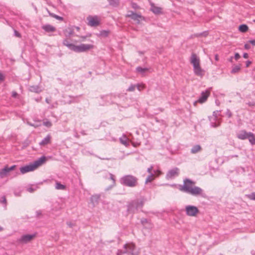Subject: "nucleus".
<instances>
[{
  "instance_id": "15",
  "label": "nucleus",
  "mask_w": 255,
  "mask_h": 255,
  "mask_svg": "<svg viewBox=\"0 0 255 255\" xmlns=\"http://www.w3.org/2000/svg\"><path fill=\"white\" fill-rule=\"evenodd\" d=\"M63 44L64 45L68 47L70 50L74 51L75 45L74 44L71 43L69 40L67 39H65L63 41Z\"/></svg>"
},
{
  "instance_id": "5",
  "label": "nucleus",
  "mask_w": 255,
  "mask_h": 255,
  "mask_svg": "<svg viewBox=\"0 0 255 255\" xmlns=\"http://www.w3.org/2000/svg\"><path fill=\"white\" fill-rule=\"evenodd\" d=\"M120 182L127 186L134 187L137 184V179L131 175H126L120 179Z\"/></svg>"
},
{
  "instance_id": "35",
  "label": "nucleus",
  "mask_w": 255,
  "mask_h": 255,
  "mask_svg": "<svg viewBox=\"0 0 255 255\" xmlns=\"http://www.w3.org/2000/svg\"><path fill=\"white\" fill-rule=\"evenodd\" d=\"M0 203H2V205H6V199L4 196H2L0 197Z\"/></svg>"
},
{
  "instance_id": "44",
  "label": "nucleus",
  "mask_w": 255,
  "mask_h": 255,
  "mask_svg": "<svg viewBox=\"0 0 255 255\" xmlns=\"http://www.w3.org/2000/svg\"><path fill=\"white\" fill-rule=\"evenodd\" d=\"M240 56L239 55V53H236L235 55V58L236 59V60H238L240 58Z\"/></svg>"
},
{
  "instance_id": "39",
  "label": "nucleus",
  "mask_w": 255,
  "mask_h": 255,
  "mask_svg": "<svg viewBox=\"0 0 255 255\" xmlns=\"http://www.w3.org/2000/svg\"><path fill=\"white\" fill-rule=\"evenodd\" d=\"M43 125L47 127H50L52 126V124L49 121H46L43 123Z\"/></svg>"
},
{
  "instance_id": "27",
  "label": "nucleus",
  "mask_w": 255,
  "mask_h": 255,
  "mask_svg": "<svg viewBox=\"0 0 255 255\" xmlns=\"http://www.w3.org/2000/svg\"><path fill=\"white\" fill-rule=\"evenodd\" d=\"M55 188L57 190H64L65 189V186L61 184L59 182H56Z\"/></svg>"
},
{
  "instance_id": "42",
  "label": "nucleus",
  "mask_w": 255,
  "mask_h": 255,
  "mask_svg": "<svg viewBox=\"0 0 255 255\" xmlns=\"http://www.w3.org/2000/svg\"><path fill=\"white\" fill-rule=\"evenodd\" d=\"M226 114L229 118H230L232 116V113L230 110H228L226 113Z\"/></svg>"
},
{
  "instance_id": "31",
  "label": "nucleus",
  "mask_w": 255,
  "mask_h": 255,
  "mask_svg": "<svg viewBox=\"0 0 255 255\" xmlns=\"http://www.w3.org/2000/svg\"><path fill=\"white\" fill-rule=\"evenodd\" d=\"M154 180V177L153 174H150L149 176L146 179L145 183H147L148 182H150Z\"/></svg>"
},
{
  "instance_id": "55",
  "label": "nucleus",
  "mask_w": 255,
  "mask_h": 255,
  "mask_svg": "<svg viewBox=\"0 0 255 255\" xmlns=\"http://www.w3.org/2000/svg\"><path fill=\"white\" fill-rule=\"evenodd\" d=\"M71 34H72L71 31L70 32H69V34H68V36H69ZM65 35H66V36H68V35H67L66 33H65Z\"/></svg>"
},
{
  "instance_id": "30",
  "label": "nucleus",
  "mask_w": 255,
  "mask_h": 255,
  "mask_svg": "<svg viewBox=\"0 0 255 255\" xmlns=\"http://www.w3.org/2000/svg\"><path fill=\"white\" fill-rule=\"evenodd\" d=\"M109 34V31L102 30L100 31L99 35L102 37H107Z\"/></svg>"
},
{
  "instance_id": "23",
  "label": "nucleus",
  "mask_w": 255,
  "mask_h": 255,
  "mask_svg": "<svg viewBox=\"0 0 255 255\" xmlns=\"http://www.w3.org/2000/svg\"><path fill=\"white\" fill-rule=\"evenodd\" d=\"M51 137L49 135H47L40 142V145H45L50 141Z\"/></svg>"
},
{
  "instance_id": "12",
  "label": "nucleus",
  "mask_w": 255,
  "mask_h": 255,
  "mask_svg": "<svg viewBox=\"0 0 255 255\" xmlns=\"http://www.w3.org/2000/svg\"><path fill=\"white\" fill-rule=\"evenodd\" d=\"M210 94V92L208 91L203 92L201 94V97L199 98L198 102L200 103H204L207 99Z\"/></svg>"
},
{
  "instance_id": "60",
  "label": "nucleus",
  "mask_w": 255,
  "mask_h": 255,
  "mask_svg": "<svg viewBox=\"0 0 255 255\" xmlns=\"http://www.w3.org/2000/svg\"><path fill=\"white\" fill-rule=\"evenodd\" d=\"M46 101L47 103L48 102V100H47V99H46Z\"/></svg>"
},
{
  "instance_id": "19",
  "label": "nucleus",
  "mask_w": 255,
  "mask_h": 255,
  "mask_svg": "<svg viewBox=\"0 0 255 255\" xmlns=\"http://www.w3.org/2000/svg\"><path fill=\"white\" fill-rule=\"evenodd\" d=\"M151 10L155 14H158L161 12V8L154 5L153 3H151Z\"/></svg>"
},
{
  "instance_id": "3",
  "label": "nucleus",
  "mask_w": 255,
  "mask_h": 255,
  "mask_svg": "<svg viewBox=\"0 0 255 255\" xmlns=\"http://www.w3.org/2000/svg\"><path fill=\"white\" fill-rule=\"evenodd\" d=\"M190 61L193 67L194 74L198 76L202 77L204 75V71L200 66V60L195 54H192L191 56Z\"/></svg>"
},
{
  "instance_id": "14",
  "label": "nucleus",
  "mask_w": 255,
  "mask_h": 255,
  "mask_svg": "<svg viewBox=\"0 0 255 255\" xmlns=\"http://www.w3.org/2000/svg\"><path fill=\"white\" fill-rule=\"evenodd\" d=\"M119 140L121 143L126 146H128L129 145V139L127 137L125 134H123L120 138Z\"/></svg>"
},
{
  "instance_id": "26",
  "label": "nucleus",
  "mask_w": 255,
  "mask_h": 255,
  "mask_svg": "<svg viewBox=\"0 0 255 255\" xmlns=\"http://www.w3.org/2000/svg\"><path fill=\"white\" fill-rule=\"evenodd\" d=\"M239 29L242 32H245L248 30V27L246 24H242L239 26Z\"/></svg>"
},
{
  "instance_id": "34",
  "label": "nucleus",
  "mask_w": 255,
  "mask_h": 255,
  "mask_svg": "<svg viewBox=\"0 0 255 255\" xmlns=\"http://www.w3.org/2000/svg\"><path fill=\"white\" fill-rule=\"evenodd\" d=\"M248 198L251 200H255V192H253L247 195Z\"/></svg>"
},
{
  "instance_id": "29",
  "label": "nucleus",
  "mask_w": 255,
  "mask_h": 255,
  "mask_svg": "<svg viewBox=\"0 0 255 255\" xmlns=\"http://www.w3.org/2000/svg\"><path fill=\"white\" fill-rule=\"evenodd\" d=\"M240 69L241 67L240 65H236L235 66H234L231 71V73L233 74L236 73L240 71Z\"/></svg>"
},
{
  "instance_id": "36",
  "label": "nucleus",
  "mask_w": 255,
  "mask_h": 255,
  "mask_svg": "<svg viewBox=\"0 0 255 255\" xmlns=\"http://www.w3.org/2000/svg\"><path fill=\"white\" fill-rule=\"evenodd\" d=\"M136 87H137V89L139 91H141V90H143L144 88V85L143 84H137Z\"/></svg>"
},
{
  "instance_id": "58",
  "label": "nucleus",
  "mask_w": 255,
  "mask_h": 255,
  "mask_svg": "<svg viewBox=\"0 0 255 255\" xmlns=\"http://www.w3.org/2000/svg\"><path fill=\"white\" fill-rule=\"evenodd\" d=\"M237 155L232 156V157H237Z\"/></svg>"
},
{
  "instance_id": "54",
  "label": "nucleus",
  "mask_w": 255,
  "mask_h": 255,
  "mask_svg": "<svg viewBox=\"0 0 255 255\" xmlns=\"http://www.w3.org/2000/svg\"><path fill=\"white\" fill-rule=\"evenodd\" d=\"M36 214H37V217H39L40 216V215L41 214V212H40L39 211H37L36 212Z\"/></svg>"
},
{
  "instance_id": "47",
  "label": "nucleus",
  "mask_w": 255,
  "mask_h": 255,
  "mask_svg": "<svg viewBox=\"0 0 255 255\" xmlns=\"http://www.w3.org/2000/svg\"><path fill=\"white\" fill-rule=\"evenodd\" d=\"M250 43L255 46V40H252L249 41Z\"/></svg>"
},
{
  "instance_id": "2",
  "label": "nucleus",
  "mask_w": 255,
  "mask_h": 255,
  "mask_svg": "<svg viewBox=\"0 0 255 255\" xmlns=\"http://www.w3.org/2000/svg\"><path fill=\"white\" fill-rule=\"evenodd\" d=\"M46 161V157L42 156L37 160L31 163L28 165L21 167L20 168V171L22 174H25L28 172L34 171L38 167L42 165Z\"/></svg>"
},
{
  "instance_id": "40",
  "label": "nucleus",
  "mask_w": 255,
  "mask_h": 255,
  "mask_svg": "<svg viewBox=\"0 0 255 255\" xmlns=\"http://www.w3.org/2000/svg\"><path fill=\"white\" fill-rule=\"evenodd\" d=\"M154 174L157 176H159V175H160L161 174V172L158 169H157L156 170H154Z\"/></svg>"
},
{
  "instance_id": "28",
  "label": "nucleus",
  "mask_w": 255,
  "mask_h": 255,
  "mask_svg": "<svg viewBox=\"0 0 255 255\" xmlns=\"http://www.w3.org/2000/svg\"><path fill=\"white\" fill-rule=\"evenodd\" d=\"M37 187L36 185H30L27 188V191L30 193H32L36 190Z\"/></svg>"
},
{
  "instance_id": "52",
  "label": "nucleus",
  "mask_w": 255,
  "mask_h": 255,
  "mask_svg": "<svg viewBox=\"0 0 255 255\" xmlns=\"http://www.w3.org/2000/svg\"><path fill=\"white\" fill-rule=\"evenodd\" d=\"M17 94L16 93V92H12V97H16V96H17Z\"/></svg>"
},
{
  "instance_id": "22",
  "label": "nucleus",
  "mask_w": 255,
  "mask_h": 255,
  "mask_svg": "<svg viewBox=\"0 0 255 255\" xmlns=\"http://www.w3.org/2000/svg\"><path fill=\"white\" fill-rule=\"evenodd\" d=\"M137 72L140 74L142 76H143L145 73L148 71V69L146 68H142L141 67H138L136 68Z\"/></svg>"
},
{
  "instance_id": "38",
  "label": "nucleus",
  "mask_w": 255,
  "mask_h": 255,
  "mask_svg": "<svg viewBox=\"0 0 255 255\" xmlns=\"http://www.w3.org/2000/svg\"><path fill=\"white\" fill-rule=\"evenodd\" d=\"M135 86L134 85H130L128 89V91L132 92L135 90Z\"/></svg>"
},
{
  "instance_id": "59",
  "label": "nucleus",
  "mask_w": 255,
  "mask_h": 255,
  "mask_svg": "<svg viewBox=\"0 0 255 255\" xmlns=\"http://www.w3.org/2000/svg\"><path fill=\"white\" fill-rule=\"evenodd\" d=\"M232 57L231 58L230 61H232Z\"/></svg>"
},
{
  "instance_id": "4",
  "label": "nucleus",
  "mask_w": 255,
  "mask_h": 255,
  "mask_svg": "<svg viewBox=\"0 0 255 255\" xmlns=\"http://www.w3.org/2000/svg\"><path fill=\"white\" fill-rule=\"evenodd\" d=\"M123 254L137 255L135 245L132 243L125 244L124 246L123 249L122 250H119L117 253V255H122Z\"/></svg>"
},
{
  "instance_id": "57",
  "label": "nucleus",
  "mask_w": 255,
  "mask_h": 255,
  "mask_svg": "<svg viewBox=\"0 0 255 255\" xmlns=\"http://www.w3.org/2000/svg\"><path fill=\"white\" fill-rule=\"evenodd\" d=\"M2 228L0 227V231H2Z\"/></svg>"
},
{
  "instance_id": "9",
  "label": "nucleus",
  "mask_w": 255,
  "mask_h": 255,
  "mask_svg": "<svg viewBox=\"0 0 255 255\" xmlns=\"http://www.w3.org/2000/svg\"><path fill=\"white\" fill-rule=\"evenodd\" d=\"M15 167V165L11 166L10 167H8L7 166H5L3 168L0 170V177L3 178L6 176H7L9 173V172L13 170Z\"/></svg>"
},
{
  "instance_id": "41",
  "label": "nucleus",
  "mask_w": 255,
  "mask_h": 255,
  "mask_svg": "<svg viewBox=\"0 0 255 255\" xmlns=\"http://www.w3.org/2000/svg\"><path fill=\"white\" fill-rule=\"evenodd\" d=\"M110 178L111 180H113V184L112 186H114L115 184V180L114 176L112 174H110Z\"/></svg>"
},
{
  "instance_id": "6",
  "label": "nucleus",
  "mask_w": 255,
  "mask_h": 255,
  "mask_svg": "<svg viewBox=\"0 0 255 255\" xmlns=\"http://www.w3.org/2000/svg\"><path fill=\"white\" fill-rule=\"evenodd\" d=\"M95 47L93 44H84L81 43L78 45H75L74 52L77 53H81L87 52L94 49Z\"/></svg>"
},
{
  "instance_id": "50",
  "label": "nucleus",
  "mask_w": 255,
  "mask_h": 255,
  "mask_svg": "<svg viewBox=\"0 0 255 255\" xmlns=\"http://www.w3.org/2000/svg\"><path fill=\"white\" fill-rule=\"evenodd\" d=\"M137 206H143V202L141 201L139 204H137Z\"/></svg>"
},
{
  "instance_id": "16",
  "label": "nucleus",
  "mask_w": 255,
  "mask_h": 255,
  "mask_svg": "<svg viewBox=\"0 0 255 255\" xmlns=\"http://www.w3.org/2000/svg\"><path fill=\"white\" fill-rule=\"evenodd\" d=\"M249 134V132H247L245 130H241L238 132L237 137L238 138L241 139H247V137Z\"/></svg>"
},
{
  "instance_id": "46",
  "label": "nucleus",
  "mask_w": 255,
  "mask_h": 255,
  "mask_svg": "<svg viewBox=\"0 0 255 255\" xmlns=\"http://www.w3.org/2000/svg\"><path fill=\"white\" fill-rule=\"evenodd\" d=\"M54 17L55 18H56V19H59V20H62L63 19V18L62 17H60L59 16L56 15H55L54 16Z\"/></svg>"
},
{
  "instance_id": "13",
  "label": "nucleus",
  "mask_w": 255,
  "mask_h": 255,
  "mask_svg": "<svg viewBox=\"0 0 255 255\" xmlns=\"http://www.w3.org/2000/svg\"><path fill=\"white\" fill-rule=\"evenodd\" d=\"M186 213L190 216H195L199 212L198 208H185Z\"/></svg>"
},
{
  "instance_id": "18",
  "label": "nucleus",
  "mask_w": 255,
  "mask_h": 255,
  "mask_svg": "<svg viewBox=\"0 0 255 255\" xmlns=\"http://www.w3.org/2000/svg\"><path fill=\"white\" fill-rule=\"evenodd\" d=\"M128 16L131 17V19L137 20V21H139L141 18V15L135 13L133 12H130L127 15Z\"/></svg>"
},
{
  "instance_id": "56",
  "label": "nucleus",
  "mask_w": 255,
  "mask_h": 255,
  "mask_svg": "<svg viewBox=\"0 0 255 255\" xmlns=\"http://www.w3.org/2000/svg\"><path fill=\"white\" fill-rule=\"evenodd\" d=\"M186 207H190V208H191V207H195L194 206H187Z\"/></svg>"
},
{
  "instance_id": "53",
  "label": "nucleus",
  "mask_w": 255,
  "mask_h": 255,
  "mask_svg": "<svg viewBox=\"0 0 255 255\" xmlns=\"http://www.w3.org/2000/svg\"><path fill=\"white\" fill-rule=\"evenodd\" d=\"M251 62L249 61H248L246 63L247 67L249 66V65L251 64Z\"/></svg>"
},
{
  "instance_id": "1",
  "label": "nucleus",
  "mask_w": 255,
  "mask_h": 255,
  "mask_svg": "<svg viewBox=\"0 0 255 255\" xmlns=\"http://www.w3.org/2000/svg\"><path fill=\"white\" fill-rule=\"evenodd\" d=\"M179 190L193 196H203V190L195 186V182L188 179L184 180L183 184L179 187Z\"/></svg>"
},
{
  "instance_id": "8",
  "label": "nucleus",
  "mask_w": 255,
  "mask_h": 255,
  "mask_svg": "<svg viewBox=\"0 0 255 255\" xmlns=\"http://www.w3.org/2000/svg\"><path fill=\"white\" fill-rule=\"evenodd\" d=\"M87 20L88 25L91 26H97L100 23V18L97 16H89Z\"/></svg>"
},
{
  "instance_id": "32",
  "label": "nucleus",
  "mask_w": 255,
  "mask_h": 255,
  "mask_svg": "<svg viewBox=\"0 0 255 255\" xmlns=\"http://www.w3.org/2000/svg\"><path fill=\"white\" fill-rule=\"evenodd\" d=\"M30 90L31 91L36 92V93H38L40 91V90H39V89L38 87H35V86L31 87Z\"/></svg>"
},
{
  "instance_id": "25",
  "label": "nucleus",
  "mask_w": 255,
  "mask_h": 255,
  "mask_svg": "<svg viewBox=\"0 0 255 255\" xmlns=\"http://www.w3.org/2000/svg\"><path fill=\"white\" fill-rule=\"evenodd\" d=\"M201 149V147L199 145H196L192 148L191 152L192 153H196L199 152Z\"/></svg>"
},
{
  "instance_id": "48",
  "label": "nucleus",
  "mask_w": 255,
  "mask_h": 255,
  "mask_svg": "<svg viewBox=\"0 0 255 255\" xmlns=\"http://www.w3.org/2000/svg\"><path fill=\"white\" fill-rule=\"evenodd\" d=\"M215 59L216 61H218L219 60V56L218 54H216L215 55Z\"/></svg>"
},
{
  "instance_id": "17",
  "label": "nucleus",
  "mask_w": 255,
  "mask_h": 255,
  "mask_svg": "<svg viewBox=\"0 0 255 255\" xmlns=\"http://www.w3.org/2000/svg\"><path fill=\"white\" fill-rule=\"evenodd\" d=\"M141 222L144 228L147 229H151L152 228V224L147 219H142Z\"/></svg>"
},
{
  "instance_id": "24",
  "label": "nucleus",
  "mask_w": 255,
  "mask_h": 255,
  "mask_svg": "<svg viewBox=\"0 0 255 255\" xmlns=\"http://www.w3.org/2000/svg\"><path fill=\"white\" fill-rule=\"evenodd\" d=\"M247 139H249V141L252 144H255V137L254 134L252 132H249Z\"/></svg>"
},
{
  "instance_id": "11",
  "label": "nucleus",
  "mask_w": 255,
  "mask_h": 255,
  "mask_svg": "<svg viewBox=\"0 0 255 255\" xmlns=\"http://www.w3.org/2000/svg\"><path fill=\"white\" fill-rule=\"evenodd\" d=\"M218 114V112L217 111V112H213V116H211L210 118V120L211 121V126L213 127H218V126H219L220 125V123L219 121H218V123H214V122L217 120V115Z\"/></svg>"
},
{
  "instance_id": "49",
  "label": "nucleus",
  "mask_w": 255,
  "mask_h": 255,
  "mask_svg": "<svg viewBox=\"0 0 255 255\" xmlns=\"http://www.w3.org/2000/svg\"><path fill=\"white\" fill-rule=\"evenodd\" d=\"M27 124H28L29 125H30V126H31L34 127H38V126H39V125H34L33 124H31V123H28V122L27 123Z\"/></svg>"
},
{
  "instance_id": "51",
  "label": "nucleus",
  "mask_w": 255,
  "mask_h": 255,
  "mask_svg": "<svg viewBox=\"0 0 255 255\" xmlns=\"http://www.w3.org/2000/svg\"><path fill=\"white\" fill-rule=\"evenodd\" d=\"M243 57L245 58H248V54L247 53H244V55H243Z\"/></svg>"
},
{
  "instance_id": "10",
  "label": "nucleus",
  "mask_w": 255,
  "mask_h": 255,
  "mask_svg": "<svg viewBox=\"0 0 255 255\" xmlns=\"http://www.w3.org/2000/svg\"><path fill=\"white\" fill-rule=\"evenodd\" d=\"M179 170L177 168H174L170 170L166 174V178L169 179L177 176L179 174Z\"/></svg>"
},
{
  "instance_id": "43",
  "label": "nucleus",
  "mask_w": 255,
  "mask_h": 255,
  "mask_svg": "<svg viewBox=\"0 0 255 255\" xmlns=\"http://www.w3.org/2000/svg\"><path fill=\"white\" fill-rule=\"evenodd\" d=\"M4 78V75L1 72H0V82L3 81Z\"/></svg>"
},
{
  "instance_id": "21",
  "label": "nucleus",
  "mask_w": 255,
  "mask_h": 255,
  "mask_svg": "<svg viewBox=\"0 0 255 255\" xmlns=\"http://www.w3.org/2000/svg\"><path fill=\"white\" fill-rule=\"evenodd\" d=\"M42 29L47 32H53L55 30V28L53 26L49 24L43 25Z\"/></svg>"
},
{
  "instance_id": "20",
  "label": "nucleus",
  "mask_w": 255,
  "mask_h": 255,
  "mask_svg": "<svg viewBox=\"0 0 255 255\" xmlns=\"http://www.w3.org/2000/svg\"><path fill=\"white\" fill-rule=\"evenodd\" d=\"M91 200L94 205L98 203L100 200V195L96 194L91 197Z\"/></svg>"
},
{
  "instance_id": "45",
  "label": "nucleus",
  "mask_w": 255,
  "mask_h": 255,
  "mask_svg": "<svg viewBox=\"0 0 255 255\" xmlns=\"http://www.w3.org/2000/svg\"><path fill=\"white\" fill-rule=\"evenodd\" d=\"M153 169V167L152 166H151L150 167H149L148 169H147V172L150 173V174H152L151 173V170H152Z\"/></svg>"
},
{
  "instance_id": "37",
  "label": "nucleus",
  "mask_w": 255,
  "mask_h": 255,
  "mask_svg": "<svg viewBox=\"0 0 255 255\" xmlns=\"http://www.w3.org/2000/svg\"><path fill=\"white\" fill-rule=\"evenodd\" d=\"M66 224L70 228H72V227H74L76 225L75 222H67Z\"/></svg>"
},
{
  "instance_id": "33",
  "label": "nucleus",
  "mask_w": 255,
  "mask_h": 255,
  "mask_svg": "<svg viewBox=\"0 0 255 255\" xmlns=\"http://www.w3.org/2000/svg\"><path fill=\"white\" fill-rule=\"evenodd\" d=\"M110 4L117 5L119 3V0H108Z\"/></svg>"
},
{
  "instance_id": "7",
  "label": "nucleus",
  "mask_w": 255,
  "mask_h": 255,
  "mask_svg": "<svg viewBox=\"0 0 255 255\" xmlns=\"http://www.w3.org/2000/svg\"><path fill=\"white\" fill-rule=\"evenodd\" d=\"M35 237L36 234L24 235L18 239V242L21 244H27L32 240Z\"/></svg>"
}]
</instances>
